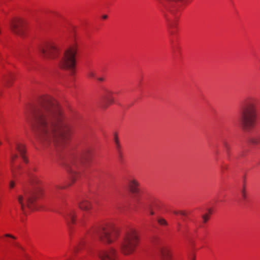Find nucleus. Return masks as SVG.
<instances>
[{"label": "nucleus", "instance_id": "2eb2a0df", "mask_svg": "<svg viewBox=\"0 0 260 260\" xmlns=\"http://www.w3.org/2000/svg\"><path fill=\"white\" fill-rule=\"evenodd\" d=\"M79 207L84 210H88L91 208V204L87 199H83L79 203Z\"/></svg>", "mask_w": 260, "mask_h": 260}, {"label": "nucleus", "instance_id": "2f4dec72", "mask_svg": "<svg viewBox=\"0 0 260 260\" xmlns=\"http://www.w3.org/2000/svg\"><path fill=\"white\" fill-rule=\"evenodd\" d=\"M42 192V193H47L46 192L43 191V189L42 188H40L39 189V192Z\"/></svg>", "mask_w": 260, "mask_h": 260}, {"label": "nucleus", "instance_id": "f3484780", "mask_svg": "<svg viewBox=\"0 0 260 260\" xmlns=\"http://www.w3.org/2000/svg\"><path fill=\"white\" fill-rule=\"evenodd\" d=\"M222 144L223 148L228 155V157H230L231 152V146L229 143L225 139L222 140Z\"/></svg>", "mask_w": 260, "mask_h": 260}, {"label": "nucleus", "instance_id": "b1692460", "mask_svg": "<svg viewBox=\"0 0 260 260\" xmlns=\"http://www.w3.org/2000/svg\"><path fill=\"white\" fill-rule=\"evenodd\" d=\"M157 221L160 225H167L168 224L167 221L164 218H159Z\"/></svg>", "mask_w": 260, "mask_h": 260}, {"label": "nucleus", "instance_id": "aec40b11", "mask_svg": "<svg viewBox=\"0 0 260 260\" xmlns=\"http://www.w3.org/2000/svg\"><path fill=\"white\" fill-rule=\"evenodd\" d=\"M173 213L176 215H180L182 216H186L187 215L186 213L182 210H174L173 211Z\"/></svg>", "mask_w": 260, "mask_h": 260}, {"label": "nucleus", "instance_id": "e433bc0d", "mask_svg": "<svg viewBox=\"0 0 260 260\" xmlns=\"http://www.w3.org/2000/svg\"><path fill=\"white\" fill-rule=\"evenodd\" d=\"M1 144H2V143H1V142L0 141V145H1Z\"/></svg>", "mask_w": 260, "mask_h": 260}, {"label": "nucleus", "instance_id": "c9c22d12", "mask_svg": "<svg viewBox=\"0 0 260 260\" xmlns=\"http://www.w3.org/2000/svg\"><path fill=\"white\" fill-rule=\"evenodd\" d=\"M191 260H195L194 257L192 256V257L191 258Z\"/></svg>", "mask_w": 260, "mask_h": 260}, {"label": "nucleus", "instance_id": "6e6552de", "mask_svg": "<svg viewBox=\"0 0 260 260\" xmlns=\"http://www.w3.org/2000/svg\"><path fill=\"white\" fill-rule=\"evenodd\" d=\"M128 189L132 193L141 194L145 193V188L142 186L139 182L133 177H129L126 180Z\"/></svg>", "mask_w": 260, "mask_h": 260}, {"label": "nucleus", "instance_id": "a878e982", "mask_svg": "<svg viewBox=\"0 0 260 260\" xmlns=\"http://www.w3.org/2000/svg\"><path fill=\"white\" fill-rule=\"evenodd\" d=\"M228 168V166L226 165H222L221 166V171L222 173H224V170H226Z\"/></svg>", "mask_w": 260, "mask_h": 260}, {"label": "nucleus", "instance_id": "473e14b6", "mask_svg": "<svg viewBox=\"0 0 260 260\" xmlns=\"http://www.w3.org/2000/svg\"><path fill=\"white\" fill-rule=\"evenodd\" d=\"M21 260H29V259L27 256H26L25 257L22 258Z\"/></svg>", "mask_w": 260, "mask_h": 260}, {"label": "nucleus", "instance_id": "5701e85b", "mask_svg": "<svg viewBox=\"0 0 260 260\" xmlns=\"http://www.w3.org/2000/svg\"><path fill=\"white\" fill-rule=\"evenodd\" d=\"M103 91H104V96L105 98H109V96L111 95V92L108 90V89H103Z\"/></svg>", "mask_w": 260, "mask_h": 260}, {"label": "nucleus", "instance_id": "1a4fd4ad", "mask_svg": "<svg viewBox=\"0 0 260 260\" xmlns=\"http://www.w3.org/2000/svg\"><path fill=\"white\" fill-rule=\"evenodd\" d=\"M98 255L101 260H116L117 252L115 249L110 248L106 250L99 251Z\"/></svg>", "mask_w": 260, "mask_h": 260}, {"label": "nucleus", "instance_id": "4468645a", "mask_svg": "<svg viewBox=\"0 0 260 260\" xmlns=\"http://www.w3.org/2000/svg\"><path fill=\"white\" fill-rule=\"evenodd\" d=\"M17 153L19 152L20 153V155L22 158V159L25 162H27V158L25 156V149L23 145L21 144H19L17 143ZM18 157V155H17V157Z\"/></svg>", "mask_w": 260, "mask_h": 260}, {"label": "nucleus", "instance_id": "9d476101", "mask_svg": "<svg viewBox=\"0 0 260 260\" xmlns=\"http://www.w3.org/2000/svg\"><path fill=\"white\" fill-rule=\"evenodd\" d=\"M21 204V207L23 208L24 206H26L30 209H35L37 207V199L35 196H27L24 200L22 198L17 199Z\"/></svg>", "mask_w": 260, "mask_h": 260}, {"label": "nucleus", "instance_id": "7ed1b4c3", "mask_svg": "<svg viewBox=\"0 0 260 260\" xmlns=\"http://www.w3.org/2000/svg\"><path fill=\"white\" fill-rule=\"evenodd\" d=\"M255 100L248 98L243 101L240 108V119L243 127L250 131L256 121Z\"/></svg>", "mask_w": 260, "mask_h": 260}, {"label": "nucleus", "instance_id": "4be33fe9", "mask_svg": "<svg viewBox=\"0 0 260 260\" xmlns=\"http://www.w3.org/2000/svg\"><path fill=\"white\" fill-rule=\"evenodd\" d=\"M211 214V210H209V213L205 214L202 216V218L203 219L204 222H206L210 217V215Z\"/></svg>", "mask_w": 260, "mask_h": 260}, {"label": "nucleus", "instance_id": "f704fd0d", "mask_svg": "<svg viewBox=\"0 0 260 260\" xmlns=\"http://www.w3.org/2000/svg\"><path fill=\"white\" fill-rule=\"evenodd\" d=\"M150 214L151 215H153V214H154V212H153L152 211H151L150 212Z\"/></svg>", "mask_w": 260, "mask_h": 260}, {"label": "nucleus", "instance_id": "f257e3e1", "mask_svg": "<svg viewBox=\"0 0 260 260\" xmlns=\"http://www.w3.org/2000/svg\"><path fill=\"white\" fill-rule=\"evenodd\" d=\"M29 121L38 133L39 141L44 145L62 147L71 134L58 103L51 97L46 98L41 106L32 108Z\"/></svg>", "mask_w": 260, "mask_h": 260}, {"label": "nucleus", "instance_id": "393cba45", "mask_svg": "<svg viewBox=\"0 0 260 260\" xmlns=\"http://www.w3.org/2000/svg\"><path fill=\"white\" fill-rule=\"evenodd\" d=\"M16 24L15 23V20L12 21L11 23V29L12 31H13L14 33L16 32Z\"/></svg>", "mask_w": 260, "mask_h": 260}, {"label": "nucleus", "instance_id": "6ab92c4d", "mask_svg": "<svg viewBox=\"0 0 260 260\" xmlns=\"http://www.w3.org/2000/svg\"><path fill=\"white\" fill-rule=\"evenodd\" d=\"M87 76L90 78L96 79V78L95 72L91 69H89L88 70L87 73Z\"/></svg>", "mask_w": 260, "mask_h": 260}, {"label": "nucleus", "instance_id": "39448f33", "mask_svg": "<svg viewBox=\"0 0 260 260\" xmlns=\"http://www.w3.org/2000/svg\"><path fill=\"white\" fill-rule=\"evenodd\" d=\"M91 153V150L89 148H86L81 152H73L70 156L69 162L67 165V167L71 173L76 175L75 169L83 164L84 161L89 159Z\"/></svg>", "mask_w": 260, "mask_h": 260}, {"label": "nucleus", "instance_id": "423d86ee", "mask_svg": "<svg viewBox=\"0 0 260 260\" xmlns=\"http://www.w3.org/2000/svg\"><path fill=\"white\" fill-rule=\"evenodd\" d=\"M93 232L98 234L102 241L110 244L119 236V229L113 223H108L101 230H94Z\"/></svg>", "mask_w": 260, "mask_h": 260}, {"label": "nucleus", "instance_id": "cd10ccee", "mask_svg": "<svg viewBox=\"0 0 260 260\" xmlns=\"http://www.w3.org/2000/svg\"><path fill=\"white\" fill-rule=\"evenodd\" d=\"M14 186H15V182H14V181H11V182H10V183L9 184L10 188H13L14 187Z\"/></svg>", "mask_w": 260, "mask_h": 260}, {"label": "nucleus", "instance_id": "20e7f679", "mask_svg": "<svg viewBox=\"0 0 260 260\" xmlns=\"http://www.w3.org/2000/svg\"><path fill=\"white\" fill-rule=\"evenodd\" d=\"M163 5L174 19L168 18V27L169 34L173 36L175 33L176 26V19L178 17L181 10V6L184 3V0H162Z\"/></svg>", "mask_w": 260, "mask_h": 260}, {"label": "nucleus", "instance_id": "c756f323", "mask_svg": "<svg viewBox=\"0 0 260 260\" xmlns=\"http://www.w3.org/2000/svg\"><path fill=\"white\" fill-rule=\"evenodd\" d=\"M96 79L100 82H103L104 81V78L103 77H96Z\"/></svg>", "mask_w": 260, "mask_h": 260}, {"label": "nucleus", "instance_id": "a211bd4d", "mask_svg": "<svg viewBox=\"0 0 260 260\" xmlns=\"http://www.w3.org/2000/svg\"><path fill=\"white\" fill-rule=\"evenodd\" d=\"M85 242L83 240H81L78 244L75 246L73 249L74 252H76L80 249H82L84 245Z\"/></svg>", "mask_w": 260, "mask_h": 260}, {"label": "nucleus", "instance_id": "0eeeda50", "mask_svg": "<svg viewBox=\"0 0 260 260\" xmlns=\"http://www.w3.org/2000/svg\"><path fill=\"white\" fill-rule=\"evenodd\" d=\"M138 237L135 232L125 234L120 246V250L124 255H129L135 250L138 243Z\"/></svg>", "mask_w": 260, "mask_h": 260}, {"label": "nucleus", "instance_id": "dca6fc26", "mask_svg": "<svg viewBox=\"0 0 260 260\" xmlns=\"http://www.w3.org/2000/svg\"><path fill=\"white\" fill-rule=\"evenodd\" d=\"M114 141H115V144H116V147H117L118 155V159L120 161H121L122 158V155L121 152L120 150V146H119V142L118 140V137L116 134H114Z\"/></svg>", "mask_w": 260, "mask_h": 260}, {"label": "nucleus", "instance_id": "7c9ffc66", "mask_svg": "<svg viewBox=\"0 0 260 260\" xmlns=\"http://www.w3.org/2000/svg\"><path fill=\"white\" fill-rule=\"evenodd\" d=\"M181 224L179 222L177 223V230L179 231L180 230Z\"/></svg>", "mask_w": 260, "mask_h": 260}, {"label": "nucleus", "instance_id": "9b49d317", "mask_svg": "<svg viewBox=\"0 0 260 260\" xmlns=\"http://www.w3.org/2000/svg\"><path fill=\"white\" fill-rule=\"evenodd\" d=\"M62 216L66 220L69 228H71V225L75 222L74 210L69 209L63 214Z\"/></svg>", "mask_w": 260, "mask_h": 260}, {"label": "nucleus", "instance_id": "72a5a7b5", "mask_svg": "<svg viewBox=\"0 0 260 260\" xmlns=\"http://www.w3.org/2000/svg\"><path fill=\"white\" fill-rule=\"evenodd\" d=\"M107 18V15H104L103 16V18L104 19H106Z\"/></svg>", "mask_w": 260, "mask_h": 260}, {"label": "nucleus", "instance_id": "c85d7f7f", "mask_svg": "<svg viewBox=\"0 0 260 260\" xmlns=\"http://www.w3.org/2000/svg\"><path fill=\"white\" fill-rule=\"evenodd\" d=\"M17 36L18 35V34H19V19L17 18Z\"/></svg>", "mask_w": 260, "mask_h": 260}, {"label": "nucleus", "instance_id": "ddd939ff", "mask_svg": "<svg viewBox=\"0 0 260 260\" xmlns=\"http://www.w3.org/2000/svg\"><path fill=\"white\" fill-rule=\"evenodd\" d=\"M250 141L252 144L255 145L260 144V129H256L253 133Z\"/></svg>", "mask_w": 260, "mask_h": 260}, {"label": "nucleus", "instance_id": "f03ea898", "mask_svg": "<svg viewBox=\"0 0 260 260\" xmlns=\"http://www.w3.org/2000/svg\"><path fill=\"white\" fill-rule=\"evenodd\" d=\"M41 52L46 58H57L61 68L68 69L73 73L75 68L76 48L73 46L66 50L60 56L59 48L52 42L46 43L41 48Z\"/></svg>", "mask_w": 260, "mask_h": 260}, {"label": "nucleus", "instance_id": "412c9836", "mask_svg": "<svg viewBox=\"0 0 260 260\" xmlns=\"http://www.w3.org/2000/svg\"><path fill=\"white\" fill-rule=\"evenodd\" d=\"M170 43H171V47H172V49L173 50V51L174 53H176L177 52V50L178 49V47L175 44V43H174L173 39H172V38L170 39Z\"/></svg>", "mask_w": 260, "mask_h": 260}, {"label": "nucleus", "instance_id": "bb28decb", "mask_svg": "<svg viewBox=\"0 0 260 260\" xmlns=\"http://www.w3.org/2000/svg\"><path fill=\"white\" fill-rule=\"evenodd\" d=\"M5 238H10L11 240H13L15 239V238L12 236L11 235L7 234L5 236Z\"/></svg>", "mask_w": 260, "mask_h": 260}, {"label": "nucleus", "instance_id": "f8f14e48", "mask_svg": "<svg viewBox=\"0 0 260 260\" xmlns=\"http://www.w3.org/2000/svg\"><path fill=\"white\" fill-rule=\"evenodd\" d=\"M157 253L161 260H168L170 257L169 249L165 246L160 245L157 247Z\"/></svg>", "mask_w": 260, "mask_h": 260}]
</instances>
